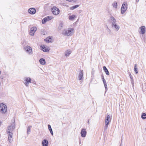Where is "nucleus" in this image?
Listing matches in <instances>:
<instances>
[{
	"instance_id": "nucleus-1",
	"label": "nucleus",
	"mask_w": 146,
	"mask_h": 146,
	"mask_svg": "<svg viewBox=\"0 0 146 146\" xmlns=\"http://www.w3.org/2000/svg\"><path fill=\"white\" fill-rule=\"evenodd\" d=\"M110 19L113 29L116 31H118L120 28V26L116 23V19L113 17H111Z\"/></svg>"
},
{
	"instance_id": "nucleus-2",
	"label": "nucleus",
	"mask_w": 146,
	"mask_h": 146,
	"mask_svg": "<svg viewBox=\"0 0 146 146\" xmlns=\"http://www.w3.org/2000/svg\"><path fill=\"white\" fill-rule=\"evenodd\" d=\"M74 33V30L73 28H69L63 30L62 32V35L66 36H71Z\"/></svg>"
},
{
	"instance_id": "nucleus-3",
	"label": "nucleus",
	"mask_w": 146,
	"mask_h": 146,
	"mask_svg": "<svg viewBox=\"0 0 146 146\" xmlns=\"http://www.w3.org/2000/svg\"><path fill=\"white\" fill-rule=\"evenodd\" d=\"M111 118L110 117V116L108 114H107L106 116L105 117V125L104 127V131L106 130L107 129L108 125L109 122L111 121Z\"/></svg>"
},
{
	"instance_id": "nucleus-4",
	"label": "nucleus",
	"mask_w": 146,
	"mask_h": 146,
	"mask_svg": "<svg viewBox=\"0 0 146 146\" xmlns=\"http://www.w3.org/2000/svg\"><path fill=\"white\" fill-rule=\"evenodd\" d=\"M15 128V123H13L8 126L7 129V133H13V131Z\"/></svg>"
},
{
	"instance_id": "nucleus-5",
	"label": "nucleus",
	"mask_w": 146,
	"mask_h": 146,
	"mask_svg": "<svg viewBox=\"0 0 146 146\" xmlns=\"http://www.w3.org/2000/svg\"><path fill=\"white\" fill-rule=\"evenodd\" d=\"M0 111L3 113H5L7 111V107L6 105L3 103L0 104Z\"/></svg>"
},
{
	"instance_id": "nucleus-6",
	"label": "nucleus",
	"mask_w": 146,
	"mask_h": 146,
	"mask_svg": "<svg viewBox=\"0 0 146 146\" xmlns=\"http://www.w3.org/2000/svg\"><path fill=\"white\" fill-rule=\"evenodd\" d=\"M127 8V5L126 2L123 3L121 8V13L123 14L125 12Z\"/></svg>"
},
{
	"instance_id": "nucleus-7",
	"label": "nucleus",
	"mask_w": 146,
	"mask_h": 146,
	"mask_svg": "<svg viewBox=\"0 0 146 146\" xmlns=\"http://www.w3.org/2000/svg\"><path fill=\"white\" fill-rule=\"evenodd\" d=\"M23 80L24 83L26 86L27 87H29V83L31 82V78L29 77H26L24 78Z\"/></svg>"
},
{
	"instance_id": "nucleus-8",
	"label": "nucleus",
	"mask_w": 146,
	"mask_h": 146,
	"mask_svg": "<svg viewBox=\"0 0 146 146\" xmlns=\"http://www.w3.org/2000/svg\"><path fill=\"white\" fill-rule=\"evenodd\" d=\"M51 11L52 13L55 15H57L58 14L60 11L58 8L56 7H53L51 9Z\"/></svg>"
},
{
	"instance_id": "nucleus-9",
	"label": "nucleus",
	"mask_w": 146,
	"mask_h": 146,
	"mask_svg": "<svg viewBox=\"0 0 146 146\" xmlns=\"http://www.w3.org/2000/svg\"><path fill=\"white\" fill-rule=\"evenodd\" d=\"M24 50L25 52L28 54L31 55L33 53L32 48L29 46H26L24 48Z\"/></svg>"
},
{
	"instance_id": "nucleus-10",
	"label": "nucleus",
	"mask_w": 146,
	"mask_h": 146,
	"mask_svg": "<svg viewBox=\"0 0 146 146\" xmlns=\"http://www.w3.org/2000/svg\"><path fill=\"white\" fill-rule=\"evenodd\" d=\"M53 18V17L52 16H48L45 17L42 21V24H44L45 23L51 20Z\"/></svg>"
},
{
	"instance_id": "nucleus-11",
	"label": "nucleus",
	"mask_w": 146,
	"mask_h": 146,
	"mask_svg": "<svg viewBox=\"0 0 146 146\" xmlns=\"http://www.w3.org/2000/svg\"><path fill=\"white\" fill-rule=\"evenodd\" d=\"M37 30V28L36 27H33L31 28L29 32V34L31 36H33Z\"/></svg>"
},
{
	"instance_id": "nucleus-12",
	"label": "nucleus",
	"mask_w": 146,
	"mask_h": 146,
	"mask_svg": "<svg viewBox=\"0 0 146 146\" xmlns=\"http://www.w3.org/2000/svg\"><path fill=\"white\" fill-rule=\"evenodd\" d=\"M83 70H80L78 75L77 79L79 80H82L83 78Z\"/></svg>"
},
{
	"instance_id": "nucleus-13",
	"label": "nucleus",
	"mask_w": 146,
	"mask_h": 146,
	"mask_svg": "<svg viewBox=\"0 0 146 146\" xmlns=\"http://www.w3.org/2000/svg\"><path fill=\"white\" fill-rule=\"evenodd\" d=\"M87 134V132L86 130L85 129H82L80 132V134L81 137H86Z\"/></svg>"
},
{
	"instance_id": "nucleus-14",
	"label": "nucleus",
	"mask_w": 146,
	"mask_h": 146,
	"mask_svg": "<svg viewBox=\"0 0 146 146\" xmlns=\"http://www.w3.org/2000/svg\"><path fill=\"white\" fill-rule=\"evenodd\" d=\"M140 31L139 32L140 34L144 35L146 32V28L145 26H143L139 27Z\"/></svg>"
},
{
	"instance_id": "nucleus-15",
	"label": "nucleus",
	"mask_w": 146,
	"mask_h": 146,
	"mask_svg": "<svg viewBox=\"0 0 146 146\" xmlns=\"http://www.w3.org/2000/svg\"><path fill=\"white\" fill-rule=\"evenodd\" d=\"M40 47L41 48V50L44 52H48L50 49L48 47L45 45L41 46Z\"/></svg>"
},
{
	"instance_id": "nucleus-16",
	"label": "nucleus",
	"mask_w": 146,
	"mask_h": 146,
	"mask_svg": "<svg viewBox=\"0 0 146 146\" xmlns=\"http://www.w3.org/2000/svg\"><path fill=\"white\" fill-rule=\"evenodd\" d=\"M28 12L31 14H34L36 12V10L34 8H30L28 10Z\"/></svg>"
},
{
	"instance_id": "nucleus-17",
	"label": "nucleus",
	"mask_w": 146,
	"mask_h": 146,
	"mask_svg": "<svg viewBox=\"0 0 146 146\" xmlns=\"http://www.w3.org/2000/svg\"><path fill=\"white\" fill-rule=\"evenodd\" d=\"M44 40L48 43L52 42L53 41L52 38L51 36H49L47 37L44 39Z\"/></svg>"
},
{
	"instance_id": "nucleus-18",
	"label": "nucleus",
	"mask_w": 146,
	"mask_h": 146,
	"mask_svg": "<svg viewBox=\"0 0 146 146\" xmlns=\"http://www.w3.org/2000/svg\"><path fill=\"white\" fill-rule=\"evenodd\" d=\"M42 146H48V141L46 139H44L42 141Z\"/></svg>"
},
{
	"instance_id": "nucleus-19",
	"label": "nucleus",
	"mask_w": 146,
	"mask_h": 146,
	"mask_svg": "<svg viewBox=\"0 0 146 146\" xmlns=\"http://www.w3.org/2000/svg\"><path fill=\"white\" fill-rule=\"evenodd\" d=\"M8 135V139L10 142H11L13 141L12 136L13 133H7Z\"/></svg>"
},
{
	"instance_id": "nucleus-20",
	"label": "nucleus",
	"mask_w": 146,
	"mask_h": 146,
	"mask_svg": "<svg viewBox=\"0 0 146 146\" xmlns=\"http://www.w3.org/2000/svg\"><path fill=\"white\" fill-rule=\"evenodd\" d=\"M39 62L40 64L42 65H44L46 63L45 60L43 58H41L39 60Z\"/></svg>"
},
{
	"instance_id": "nucleus-21",
	"label": "nucleus",
	"mask_w": 146,
	"mask_h": 146,
	"mask_svg": "<svg viewBox=\"0 0 146 146\" xmlns=\"http://www.w3.org/2000/svg\"><path fill=\"white\" fill-rule=\"evenodd\" d=\"M76 18V16L74 15H73L69 16V19L70 21H73L75 18Z\"/></svg>"
},
{
	"instance_id": "nucleus-22",
	"label": "nucleus",
	"mask_w": 146,
	"mask_h": 146,
	"mask_svg": "<svg viewBox=\"0 0 146 146\" xmlns=\"http://www.w3.org/2000/svg\"><path fill=\"white\" fill-rule=\"evenodd\" d=\"M103 69L104 70L106 74L108 75H109L110 74L108 70L106 68V67L105 66H104L103 67Z\"/></svg>"
},
{
	"instance_id": "nucleus-23",
	"label": "nucleus",
	"mask_w": 146,
	"mask_h": 146,
	"mask_svg": "<svg viewBox=\"0 0 146 146\" xmlns=\"http://www.w3.org/2000/svg\"><path fill=\"white\" fill-rule=\"evenodd\" d=\"M71 54V51L70 50H68L65 52V56L68 57Z\"/></svg>"
},
{
	"instance_id": "nucleus-24",
	"label": "nucleus",
	"mask_w": 146,
	"mask_h": 146,
	"mask_svg": "<svg viewBox=\"0 0 146 146\" xmlns=\"http://www.w3.org/2000/svg\"><path fill=\"white\" fill-rule=\"evenodd\" d=\"M112 5L113 8L116 9L117 7V2L116 1L113 2L112 3Z\"/></svg>"
},
{
	"instance_id": "nucleus-25",
	"label": "nucleus",
	"mask_w": 146,
	"mask_h": 146,
	"mask_svg": "<svg viewBox=\"0 0 146 146\" xmlns=\"http://www.w3.org/2000/svg\"><path fill=\"white\" fill-rule=\"evenodd\" d=\"M48 129L49 130L50 133L51 134V135H53V131L52 130V129L51 127V126L50 125H48Z\"/></svg>"
},
{
	"instance_id": "nucleus-26",
	"label": "nucleus",
	"mask_w": 146,
	"mask_h": 146,
	"mask_svg": "<svg viewBox=\"0 0 146 146\" xmlns=\"http://www.w3.org/2000/svg\"><path fill=\"white\" fill-rule=\"evenodd\" d=\"M137 64H135L134 65V70L136 74H137L138 73V71L137 70Z\"/></svg>"
},
{
	"instance_id": "nucleus-27",
	"label": "nucleus",
	"mask_w": 146,
	"mask_h": 146,
	"mask_svg": "<svg viewBox=\"0 0 146 146\" xmlns=\"http://www.w3.org/2000/svg\"><path fill=\"white\" fill-rule=\"evenodd\" d=\"M141 117L142 118L144 119H146V114L145 113H143L142 114Z\"/></svg>"
},
{
	"instance_id": "nucleus-28",
	"label": "nucleus",
	"mask_w": 146,
	"mask_h": 146,
	"mask_svg": "<svg viewBox=\"0 0 146 146\" xmlns=\"http://www.w3.org/2000/svg\"><path fill=\"white\" fill-rule=\"evenodd\" d=\"M31 126H29L28 127L27 129V133L28 134L30 133L31 132Z\"/></svg>"
},
{
	"instance_id": "nucleus-29",
	"label": "nucleus",
	"mask_w": 146,
	"mask_h": 146,
	"mask_svg": "<svg viewBox=\"0 0 146 146\" xmlns=\"http://www.w3.org/2000/svg\"><path fill=\"white\" fill-rule=\"evenodd\" d=\"M63 25V23H60L58 27V29H59V30L61 29Z\"/></svg>"
},
{
	"instance_id": "nucleus-30",
	"label": "nucleus",
	"mask_w": 146,
	"mask_h": 146,
	"mask_svg": "<svg viewBox=\"0 0 146 146\" xmlns=\"http://www.w3.org/2000/svg\"><path fill=\"white\" fill-rule=\"evenodd\" d=\"M79 6V5H76L74 6H72L71 7H70V9L71 10H73L74 9L77 8Z\"/></svg>"
},
{
	"instance_id": "nucleus-31",
	"label": "nucleus",
	"mask_w": 146,
	"mask_h": 146,
	"mask_svg": "<svg viewBox=\"0 0 146 146\" xmlns=\"http://www.w3.org/2000/svg\"><path fill=\"white\" fill-rule=\"evenodd\" d=\"M103 83H104V84H106V80L104 79V77H103Z\"/></svg>"
},
{
	"instance_id": "nucleus-32",
	"label": "nucleus",
	"mask_w": 146,
	"mask_h": 146,
	"mask_svg": "<svg viewBox=\"0 0 146 146\" xmlns=\"http://www.w3.org/2000/svg\"><path fill=\"white\" fill-rule=\"evenodd\" d=\"M104 85L105 87V88L106 90V91L107 89V84H104Z\"/></svg>"
},
{
	"instance_id": "nucleus-33",
	"label": "nucleus",
	"mask_w": 146,
	"mask_h": 146,
	"mask_svg": "<svg viewBox=\"0 0 146 146\" xmlns=\"http://www.w3.org/2000/svg\"><path fill=\"white\" fill-rule=\"evenodd\" d=\"M129 76H130V78L132 80V76L131 74L130 73L129 74Z\"/></svg>"
},
{
	"instance_id": "nucleus-34",
	"label": "nucleus",
	"mask_w": 146,
	"mask_h": 146,
	"mask_svg": "<svg viewBox=\"0 0 146 146\" xmlns=\"http://www.w3.org/2000/svg\"><path fill=\"white\" fill-rule=\"evenodd\" d=\"M107 28L108 29V30L110 32V29L108 28V27H107Z\"/></svg>"
},
{
	"instance_id": "nucleus-35",
	"label": "nucleus",
	"mask_w": 146,
	"mask_h": 146,
	"mask_svg": "<svg viewBox=\"0 0 146 146\" xmlns=\"http://www.w3.org/2000/svg\"><path fill=\"white\" fill-rule=\"evenodd\" d=\"M139 0H136V1L137 2H138V1H139Z\"/></svg>"
},
{
	"instance_id": "nucleus-36",
	"label": "nucleus",
	"mask_w": 146,
	"mask_h": 146,
	"mask_svg": "<svg viewBox=\"0 0 146 146\" xmlns=\"http://www.w3.org/2000/svg\"><path fill=\"white\" fill-rule=\"evenodd\" d=\"M1 122H0V125H1Z\"/></svg>"
},
{
	"instance_id": "nucleus-37",
	"label": "nucleus",
	"mask_w": 146,
	"mask_h": 146,
	"mask_svg": "<svg viewBox=\"0 0 146 146\" xmlns=\"http://www.w3.org/2000/svg\"><path fill=\"white\" fill-rule=\"evenodd\" d=\"M1 74V71L0 70V75Z\"/></svg>"
},
{
	"instance_id": "nucleus-38",
	"label": "nucleus",
	"mask_w": 146,
	"mask_h": 146,
	"mask_svg": "<svg viewBox=\"0 0 146 146\" xmlns=\"http://www.w3.org/2000/svg\"><path fill=\"white\" fill-rule=\"evenodd\" d=\"M145 130H146V128H145Z\"/></svg>"
}]
</instances>
